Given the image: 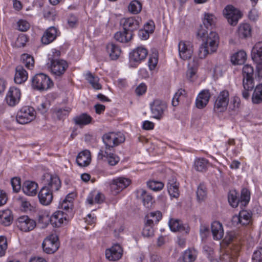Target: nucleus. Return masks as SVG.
I'll list each match as a JSON object with an SVG mask.
<instances>
[{
	"instance_id": "2",
	"label": "nucleus",
	"mask_w": 262,
	"mask_h": 262,
	"mask_svg": "<svg viewBox=\"0 0 262 262\" xmlns=\"http://www.w3.org/2000/svg\"><path fill=\"white\" fill-rule=\"evenodd\" d=\"M219 42V37L215 32L211 31L207 35L206 40L200 46L198 51L200 58H205L207 55L216 51Z\"/></svg>"
},
{
	"instance_id": "10",
	"label": "nucleus",
	"mask_w": 262,
	"mask_h": 262,
	"mask_svg": "<svg viewBox=\"0 0 262 262\" xmlns=\"http://www.w3.org/2000/svg\"><path fill=\"white\" fill-rule=\"evenodd\" d=\"M229 101V94L226 90L222 91L216 97L214 104V111L217 113L226 110Z\"/></svg>"
},
{
	"instance_id": "36",
	"label": "nucleus",
	"mask_w": 262,
	"mask_h": 262,
	"mask_svg": "<svg viewBox=\"0 0 262 262\" xmlns=\"http://www.w3.org/2000/svg\"><path fill=\"white\" fill-rule=\"evenodd\" d=\"M238 35L241 38H245L251 35V28L248 23L241 24L237 30Z\"/></svg>"
},
{
	"instance_id": "58",
	"label": "nucleus",
	"mask_w": 262,
	"mask_h": 262,
	"mask_svg": "<svg viewBox=\"0 0 262 262\" xmlns=\"http://www.w3.org/2000/svg\"><path fill=\"white\" fill-rule=\"evenodd\" d=\"M211 30L209 27H206L205 25H201L197 31V35L201 38L205 37L208 35V31Z\"/></svg>"
},
{
	"instance_id": "53",
	"label": "nucleus",
	"mask_w": 262,
	"mask_h": 262,
	"mask_svg": "<svg viewBox=\"0 0 262 262\" xmlns=\"http://www.w3.org/2000/svg\"><path fill=\"white\" fill-rule=\"evenodd\" d=\"M250 199V192L247 188H243L241 191V203L243 205H246L248 203Z\"/></svg>"
},
{
	"instance_id": "27",
	"label": "nucleus",
	"mask_w": 262,
	"mask_h": 262,
	"mask_svg": "<svg viewBox=\"0 0 262 262\" xmlns=\"http://www.w3.org/2000/svg\"><path fill=\"white\" fill-rule=\"evenodd\" d=\"M28 79V73L21 66H17L15 69L14 81L16 83L21 84Z\"/></svg>"
},
{
	"instance_id": "60",
	"label": "nucleus",
	"mask_w": 262,
	"mask_h": 262,
	"mask_svg": "<svg viewBox=\"0 0 262 262\" xmlns=\"http://www.w3.org/2000/svg\"><path fill=\"white\" fill-rule=\"evenodd\" d=\"M28 41V38L25 34L18 36L16 41V45L18 47H23Z\"/></svg>"
},
{
	"instance_id": "28",
	"label": "nucleus",
	"mask_w": 262,
	"mask_h": 262,
	"mask_svg": "<svg viewBox=\"0 0 262 262\" xmlns=\"http://www.w3.org/2000/svg\"><path fill=\"white\" fill-rule=\"evenodd\" d=\"M167 189L169 195L173 198H178L179 195V184L176 179L171 178L168 180Z\"/></svg>"
},
{
	"instance_id": "1",
	"label": "nucleus",
	"mask_w": 262,
	"mask_h": 262,
	"mask_svg": "<svg viewBox=\"0 0 262 262\" xmlns=\"http://www.w3.org/2000/svg\"><path fill=\"white\" fill-rule=\"evenodd\" d=\"M45 186L38 194L39 202L43 205H48L52 201L53 193L58 191L61 186V182L57 175L46 173L43 176Z\"/></svg>"
},
{
	"instance_id": "22",
	"label": "nucleus",
	"mask_w": 262,
	"mask_h": 262,
	"mask_svg": "<svg viewBox=\"0 0 262 262\" xmlns=\"http://www.w3.org/2000/svg\"><path fill=\"white\" fill-rule=\"evenodd\" d=\"M210 97L208 90H203L198 95L195 100V105L197 108L202 109L208 104Z\"/></svg>"
},
{
	"instance_id": "4",
	"label": "nucleus",
	"mask_w": 262,
	"mask_h": 262,
	"mask_svg": "<svg viewBox=\"0 0 262 262\" xmlns=\"http://www.w3.org/2000/svg\"><path fill=\"white\" fill-rule=\"evenodd\" d=\"M253 74V68L251 65L246 64L244 66L243 68L244 91L242 92V95L245 99H248L249 97V91L254 88Z\"/></svg>"
},
{
	"instance_id": "49",
	"label": "nucleus",
	"mask_w": 262,
	"mask_h": 262,
	"mask_svg": "<svg viewBox=\"0 0 262 262\" xmlns=\"http://www.w3.org/2000/svg\"><path fill=\"white\" fill-rule=\"evenodd\" d=\"M228 202L232 207H236L238 206L240 200L237 198V192L235 191H230L228 194Z\"/></svg>"
},
{
	"instance_id": "38",
	"label": "nucleus",
	"mask_w": 262,
	"mask_h": 262,
	"mask_svg": "<svg viewBox=\"0 0 262 262\" xmlns=\"http://www.w3.org/2000/svg\"><path fill=\"white\" fill-rule=\"evenodd\" d=\"M133 36V33L126 30L123 32H118L114 35L115 39L120 42H127Z\"/></svg>"
},
{
	"instance_id": "41",
	"label": "nucleus",
	"mask_w": 262,
	"mask_h": 262,
	"mask_svg": "<svg viewBox=\"0 0 262 262\" xmlns=\"http://www.w3.org/2000/svg\"><path fill=\"white\" fill-rule=\"evenodd\" d=\"M197 251L194 249H188L183 253L184 262H193L197 256Z\"/></svg>"
},
{
	"instance_id": "23",
	"label": "nucleus",
	"mask_w": 262,
	"mask_h": 262,
	"mask_svg": "<svg viewBox=\"0 0 262 262\" xmlns=\"http://www.w3.org/2000/svg\"><path fill=\"white\" fill-rule=\"evenodd\" d=\"M91 161V152L88 150H84L79 152L76 158V163L80 167L88 166Z\"/></svg>"
},
{
	"instance_id": "48",
	"label": "nucleus",
	"mask_w": 262,
	"mask_h": 262,
	"mask_svg": "<svg viewBox=\"0 0 262 262\" xmlns=\"http://www.w3.org/2000/svg\"><path fill=\"white\" fill-rule=\"evenodd\" d=\"M186 95V92L184 89H180L178 90V91L175 93L174 95L172 100V105L173 106H176L178 105L179 102V99L181 97H185Z\"/></svg>"
},
{
	"instance_id": "56",
	"label": "nucleus",
	"mask_w": 262,
	"mask_h": 262,
	"mask_svg": "<svg viewBox=\"0 0 262 262\" xmlns=\"http://www.w3.org/2000/svg\"><path fill=\"white\" fill-rule=\"evenodd\" d=\"M7 247L6 238L3 236H0V256H3L5 255Z\"/></svg>"
},
{
	"instance_id": "17",
	"label": "nucleus",
	"mask_w": 262,
	"mask_h": 262,
	"mask_svg": "<svg viewBox=\"0 0 262 262\" xmlns=\"http://www.w3.org/2000/svg\"><path fill=\"white\" fill-rule=\"evenodd\" d=\"M98 159L102 160L105 158L108 163L111 166L116 165L119 161L120 159L118 156L115 154V150H100L98 154Z\"/></svg>"
},
{
	"instance_id": "21",
	"label": "nucleus",
	"mask_w": 262,
	"mask_h": 262,
	"mask_svg": "<svg viewBox=\"0 0 262 262\" xmlns=\"http://www.w3.org/2000/svg\"><path fill=\"white\" fill-rule=\"evenodd\" d=\"M58 35V30L54 27L49 28L44 33L41 40L43 44L48 45L53 42Z\"/></svg>"
},
{
	"instance_id": "47",
	"label": "nucleus",
	"mask_w": 262,
	"mask_h": 262,
	"mask_svg": "<svg viewBox=\"0 0 262 262\" xmlns=\"http://www.w3.org/2000/svg\"><path fill=\"white\" fill-rule=\"evenodd\" d=\"M154 225L149 224L145 221L144 228L143 229L142 234L145 237H151L154 235V230L153 226Z\"/></svg>"
},
{
	"instance_id": "14",
	"label": "nucleus",
	"mask_w": 262,
	"mask_h": 262,
	"mask_svg": "<svg viewBox=\"0 0 262 262\" xmlns=\"http://www.w3.org/2000/svg\"><path fill=\"white\" fill-rule=\"evenodd\" d=\"M69 220L67 213L59 210L56 211L51 216V224L54 227H59L62 225H66Z\"/></svg>"
},
{
	"instance_id": "35",
	"label": "nucleus",
	"mask_w": 262,
	"mask_h": 262,
	"mask_svg": "<svg viewBox=\"0 0 262 262\" xmlns=\"http://www.w3.org/2000/svg\"><path fill=\"white\" fill-rule=\"evenodd\" d=\"M216 17L212 13H205L202 20L203 24L206 27H209L210 29H213L216 23Z\"/></svg>"
},
{
	"instance_id": "8",
	"label": "nucleus",
	"mask_w": 262,
	"mask_h": 262,
	"mask_svg": "<svg viewBox=\"0 0 262 262\" xmlns=\"http://www.w3.org/2000/svg\"><path fill=\"white\" fill-rule=\"evenodd\" d=\"M32 86L38 90H47L53 84L50 78L43 73L35 75L32 80Z\"/></svg>"
},
{
	"instance_id": "55",
	"label": "nucleus",
	"mask_w": 262,
	"mask_h": 262,
	"mask_svg": "<svg viewBox=\"0 0 262 262\" xmlns=\"http://www.w3.org/2000/svg\"><path fill=\"white\" fill-rule=\"evenodd\" d=\"M253 262H262V248L259 247L255 250L252 255Z\"/></svg>"
},
{
	"instance_id": "43",
	"label": "nucleus",
	"mask_w": 262,
	"mask_h": 262,
	"mask_svg": "<svg viewBox=\"0 0 262 262\" xmlns=\"http://www.w3.org/2000/svg\"><path fill=\"white\" fill-rule=\"evenodd\" d=\"M238 214L241 219V224L246 225L251 222L252 213L250 212L243 210L239 212Z\"/></svg>"
},
{
	"instance_id": "33",
	"label": "nucleus",
	"mask_w": 262,
	"mask_h": 262,
	"mask_svg": "<svg viewBox=\"0 0 262 262\" xmlns=\"http://www.w3.org/2000/svg\"><path fill=\"white\" fill-rule=\"evenodd\" d=\"M104 198V195L101 193L92 192L88 195L86 202L91 205L95 203L100 204L103 202Z\"/></svg>"
},
{
	"instance_id": "7",
	"label": "nucleus",
	"mask_w": 262,
	"mask_h": 262,
	"mask_svg": "<svg viewBox=\"0 0 262 262\" xmlns=\"http://www.w3.org/2000/svg\"><path fill=\"white\" fill-rule=\"evenodd\" d=\"M35 111L29 106L22 107L17 112L16 117L17 122L21 124L28 123L35 119Z\"/></svg>"
},
{
	"instance_id": "42",
	"label": "nucleus",
	"mask_w": 262,
	"mask_h": 262,
	"mask_svg": "<svg viewBox=\"0 0 262 262\" xmlns=\"http://www.w3.org/2000/svg\"><path fill=\"white\" fill-rule=\"evenodd\" d=\"M252 101L255 104L262 102V84L257 85L255 88L252 96Z\"/></svg>"
},
{
	"instance_id": "29",
	"label": "nucleus",
	"mask_w": 262,
	"mask_h": 262,
	"mask_svg": "<svg viewBox=\"0 0 262 262\" xmlns=\"http://www.w3.org/2000/svg\"><path fill=\"white\" fill-rule=\"evenodd\" d=\"M169 226L172 231H185L186 233H188V229L186 225H183L178 220L170 219L169 221Z\"/></svg>"
},
{
	"instance_id": "11",
	"label": "nucleus",
	"mask_w": 262,
	"mask_h": 262,
	"mask_svg": "<svg viewBox=\"0 0 262 262\" xmlns=\"http://www.w3.org/2000/svg\"><path fill=\"white\" fill-rule=\"evenodd\" d=\"M58 238L56 234H52L46 237L42 244L43 250L47 254L56 252L59 248Z\"/></svg>"
},
{
	"instance_id": "57",
	"label": "nucleus",
	"mask_w": 262,
	"mask_h": 262,
	"mask_svg": "<svg viewBox=\"0 0 262 262\" xmlns=\"http://www.w3.org/2000/svg\"><path fill=\"white\" fill-rule=\"evenodd\" d=\"M111 191L114 194H117L121 192L124 189L119 185L116 179H114L110 185Z\"/></svg>"
},
{
	"instance_id": "52",
	"label": "nucleus",
	"mask_w": 262,
	"mask_h": 262,
	"mask_svg": "<svg viewBox=\"0 0 262 262\" xmlns=\"http://www.w3.org/2000/svg\"><path fill=\"white\" fill-rule=\"evenodd\" d=\"M150 26V28L146 29L145 30H140L139 31L138 35L140 38L143 40H146L149 38V34L151 33L154 29V26L152 24H148L146 28Z\"/></svg>"
},
{
	"instance_id": "3",
	"label": "nucleus",
	"mask_w": 262,
	"mask_h": 262,
	"mask_svg": "<svg viewBox=\"0 0 262 262\" xmlns=\"http://www.w3.org/2000/svg\"><path fill=\"white\" fill-rule=\"evenodd\" d=\"M54 58L49 57V62L47 64L51 73L55 77H61L67 71L68 68L67 62L63 59L55 58L60 55V52L55 49L53 50Z\"/></svg>"
},
{
	"instance_id": "31",
	"label": "nucleus",
	"mask_w": 262,
	"mask_h": 262,
	"mask_svg": "<svg viewBox=\"0 0 262 262\" xmlns=\"http://www.w3.org/2000/svg\"><path fill=\"white\" fill-rule=\"evenodd\" d=\"M247 59V54L244 51H239L231 56V61L234 65L243 64Z\"/></svg>"
},
{
	"instance_id": "12",
	"label": "nucleus",
	"mask_w": 262,
	"mask_h": 262,
	"mask_svg": "<svg viewBox=\"0 0 262 262\" xmlns=\"http://www.w3.org/2000/svg\"><path fill=\"white\" fill-rule=\"evenodd\" d=\"M178 51L179 56L182 59L189 60L193 54V45L190 42L181 40L178 45Z\"/></svg>"
},
{
	"instance_id": "62",
	"label": "nucleus",
	"mask_w": 262,
	"mask_h": 262,
	"mask_svg": "<svg viewBox=\"0 0 262 262\" xmlns=\"http://www.w3.org/2000/svg\"><path fill=\"white\" fill-rule=\"evenodd\" d=\"M11 185L13 189L15 192H18L21 188L20 179L18 178H13L11 179Z\"/></svg>"
},
{
	"instance_id": "5",
	"label": "nucleus",
	"mask_w": 262,
	"mask_h": 262,
	"mask_svg": "<svg viewBox=\"0 0 262 262\" xmlns=\"http://www.w3.org/2000/svg\"><path fill=\"white\" fill-rule=\"evenodd\" d=\"M102 141L104 147H101L100 150H114L116 146L125 141V137L120 132H109L103 135Z\"/></svg>"
},
{
	"instance_id": "24",
	"label": "nucleus",
	"mask_w": 262,
	"mask_h": 262,
	"mask_svg": "<svg viewBox=\"0 0 262 262\" xmlns=\"http://www.w3.org/2000/svg\"><path fill=\"white\" fill-rule=\"evenodd\" d=\"M211 232L213 239L220 240L223 237L224 230L222 224L218 221H214L211 224Z\"/></svg>"
},
{
	"instance_id": "54",
	"label": "nucleus",
	"mask_w": 262,
	"mask_h": 262,
	"mask_svg": "<svg viewBox=\"0 0 262 262\" xmlns=\"http://www.w3.org/2000/svg\"><path fill=\"white\" fill-rule=\"evenodd\" d=\"M158 62V55L157 53H154L150 56L148 64L150 70L152 71L155 69Z\"/></svg>"
},
{
	"instance_id": "32",
	"label": "nucleus",
	"mask_w": 262,
	"mask_h": 262,
	"mask_svg": "<svg viewBox=\"0 0 262 262\" xmlns=\"http://www.w3.org/2000/svg\"><path fill=\"white\" fill-rule=\"evenodd\" d=\"M123 25L124 30L132 33L134 30H137L139 27L138 21L132 17L125 19Z\"/></svg>"
},
{
	"instance_id": "25",
	"label": "nucleus",
	"mask_w": 262,
	"mask_h": 262,
	"mask_svg": "<svg viewBox=\"0 0 262 262\" xmlns=\"http://www.w3.org/2000/svg\"><path fill=\"white\" fill-rule=\"evenodd\" d=\"M38 184L35 182L27 181L23 185V191L29 196H34L37 193Z\"/></svg>"
},
{
	"instance_id": "18",
	"label": "nucleus",
	"mask_w": 262,
	"mask_h": 262,
	"mask_svg": "<svg viewBox=\"0 0 262 262\" xmlns=\"http://www.w3.org/2000/svg\"><path fill=\"white\" fill-rule=\"evenodd\" d=\"M123 249L119 244H115L105 251L106 258L111 261H116L122 257Z\"/></svg>"
},
{
	"instance_id": "61",
	"label": "nucleus",
	"mask_w": 262,
	"mask_h": 262,
	"mask_svg": "<svg viewBox=\"0 0 262 262\" xmlns=\"http://www.w3.org/2000/svg\"><path fill=\"white\" fill-rule=\"evenodd\" d=\"M115 179L119 185H120L123 189H125L129 186L131 182L129 179L124 177H119Z\"/></svg>"
},
{
	"instance_id": "46",
	"label": "nucleus",
	"mask_w": 262,
	"mask_h": 262,
	"mask_svg": "<svg viewBox=\"0 0 262 262\" xmlns=\"http://www.w3.org/2000/svg\"><path fill=\"white\" fill-rule=\"evenodd\" d=\"M196 197L199 202L201 203L205 201L207 198V190L205 186L200 184L196 191Z\"/></svg>"
},
{
	"instance_id": "13",
	"label": "nucleus",
	"mask_w": 262,
	"mask_h": 262,
	"mask_svg": "<svg viewBox=\"0 0 262 262\" xmlns=\"http://www.w3.org/2000/svg\"><path fill=\"white\" fill-rule=\"evenodd\" d=\"M16 224L20 230L25 232L32 230L36 226V222L27 215L19 217Z\"/></svg>"
},
{
	"instance_id": "37",
	"label": "nucleus",
	"mask_w": 262,
	"mask_h": 262,
	"mask_svg": "<svg viewBox=\"0 0 262 262\" xmlns=\"http://www.w3.org/2000/svg\"><path fill=\"white\" fill-rule=\"evenodd\" d=\"M162 217V215L160 211L151 212L146 215V222L154 225L161 220Z\"/></svg>"
},
{
	"instance_id": "45",
	"label": "nucleus",
	"mask_w": 262,
	"mask_h": 262,
	"mask_svg": "<svg viewBox=\"0 0 262 262\" xmlns=\"http://www.w3.org/2000/svg\"><path fill=\"white\" fill-rule=\"evenodd\" d=\"M38 222L46 226L51 223V216L47 211H39L37 215Z\"/></svg>"
},
{
	"instance_id": "63",
	"label": "nucleus",
	"mask_w": 262,
	"mask_h": 262,
	"mask_svg": "<svg viewBox=\"0 0 262 262\" xmlns=\"http://www.w3.org/2000/svg\"><path fill=\"white\" fill-rule=\"evenodd\" d=\"M203 252L207 256L209 259L211 260L213 258L214 250L212 247L208 245H205L203 247Z\"/></svg>"
},
{
	"instance_id": "59",
	"label": "nucleus",
	"mask_w": 262,
	"mask_h": 262,
	"mask_svg": "<svg viewBox=\"0 0 262 262\" xmlns=\"http://www.w3.org/2000/svg\"><path fill=\"white\" fill-rule=\"evenodd\" d=\"M29 28L30 25L26 20L21 19L17 22V29L20 31H26Z\"/></svg>"
},
{
	"instance_id": "20",
	"label": "nucleus",
	"mask_w": 262,
	"mask_h": 262,
	"mask_svg": "<svg viewBox=\"0 0 262 262\" xmlns=\"http://www.w3.org/2000/svg\"><path fill=\"white\" fill-rule=\"evenodd\" d=\"M136 197L142 200L143 205L146 208H150L154 202L152 196L145 190L139 188L136 191Z\"/></svg>"
},
{
	"instance_id": "51",
	"label": "nucleus",
	"mask_w": 262,
	"mask_h": 262,
	"mask_svg": "<svg viewBox=\"0 0 262 262\" xmlns=\"http://www.w3.org/2000/svg\"><path fill=\"white\" fill-rule=\"evenodd\" d=\"M147 185L149 188L155 191H160L164 187V184L162 182L154 180L148 181Z\"/></svg>"
},
{
	"instance_id": "40",
	"label": "nucleus",
	"mask_w": 262,
	"mask_h": 262,
	"mask_svg": "<svg viewBox=\"0 0 262 262\" xmlns=\"http://www.w3.org/2000/svg\"><path fill=\"white\" fill-rule=\"evenodd\" d=\"M92 117L87 114H82L74 118L75 123L78 125H85L91 123Z\"/></svg>"
},
{
	"instance_id": "16",
	"label": "nucleus",
	"mask_w": 262,
	"mask_h": 262,
	"mask_svg": "<svg viewBox=\"0 0 262 262\" xmlns=\"http://www.w3.org/2000/svg\"><path fill=\"white\" fill-rule=\"evenodd\" d=\"M21 96V93L19 89L11 87L6 95V100L7 103L11 106H14L18 103Z\"/></svg>"
},
{
	"instance_id": "15",
	"label": "nucleus",
	"mask_w": 262,
	"mask_h": 262,
	"mask_svg": "<svg viewBox=\"0 0 262 262\" xmlns=\"http://www.w3.org/2000/svg\"><path fill=\"white\" fill-rule=\"evenodd\" d=\"M253 61L256 63V70L258 72L262 71V42L256 43L252 51Z\"/></svg>"
},
{
	"instance_id": "30",
	"label": "nucleus",
	"mask_w": 262,
	"mask_h": 262,
	"mask_svg": "<svg viewBox=\"0 0 262 262\" xmlns=\"http://www.w3.org/2000/svg\"><path fill=\"white\" fill-rule=\"evenodd\" d=\"M209 165L208 160L204 158H196L194 162V168L198 171H205Z\"/></svg>"
},
{
	"instance_id": "50",
	"label": "nucleus",
	"mask_w": 262,
	"mask_h": 262,
	"mask_svg": "<svg viewBox=\"0 0 262 262\" xmlns=\"http://www.w3.org/2000/svg\"><path fill=\"white\" fill-rule=\"evenodd\" d=\"M142 9L141 4L137 1H132L128 6V10L132 13L138 14Z\"/></svg>"
},
{
	"instance_id": "19",
	"label": "nucleus",
	"mask_w": 262,
	"mask_h": 262,
	"mask_svg": "<svg viewBox=\"0 0 262 262\" xmlns=\"http://www.w3.org/2000/svg\"><path fill=\"white\" fill-rule=\"evenodd\" d=\"M147 54L148 51L145 47L143 46L138 47L130 53V60L140 63L146 58Z\"/></svg>"
},
{
	"instance_id": "6",
	"label": "nucleus",
	"mask_w": 262,
	"mask_h": 262,
	"mask_svg": "<svg viewBox=\"0 0 262 262\" xmlns=\"http://www.w3.org/2000/svg\"><path fill=\"white\" fill-rule=\"evenodd\" d=\"M223 14L228 23L233 26L237 25L243 16L242 12L231 5L225 7L223 10Z\"/></svg>"
},
{
	"instance_id": "44",
	"label": "nucleus",
	"mask_w": 262,
	"mask_h": 262,
	"mask_svg": "<svg viewBox=\"0 0 262 262\" xmlns=\"http://www.w3.org/2000/svg\"><path fill=\"white\" fill-rule=\"evenodd\" d=\"M22 63L28 69H31L34 66V60L33 57L28 54H24L21 56Z\"/></svg>"
},
{
	"instance_id": "39",
	"label": "nucleus",
	"mask_w": 262,
	"mask_h": 262,
	"mask_svg": "<svg viewBox=\"0 0 262 262\" xmlns=\"http://www.w3.org/2000/svg\"><path fill=\"white\" fill-rule=\"evenodd\" d=\"M85 79L90 83L92 87L96 90L101 89V85L99 83V78L93 75L91 72H87L85 75Z\"/></svg>"
},
{
	"instance_id": "34",
	"label": "nucleus",
	"mask_w": 262,
	"mask_h": 262,
	"mask_svg": "<svg viewBox=\"0 0 262 262\" xmlns=\"http://www.w3.org/2000/svg\"><path fill=\"white\" fill-rule=\"evenodd\" d=\"M11 211L9 210L0 211V223L5 226H9L12 222Z\"/></svg>"
},
{
	"instance_id": "9",
	"label": "nucleus",
	"mask_w": 262,
	"mask_h": 262,
	"mask_svg": "<svg viewBox=\"0 0 262 262\" xmlns=\"http://www.w3.org/2000/svg\"><path fill=\"white\" fill-rule=\"evenodd\" d=\"M150 108L153 117L160 120L163 117L164 113L167 110V105L165 101L156 99L150 104Z\"/></svg>"
},
{
	"instance_id": "26",
	"label": "nucleus",
	"mask_w": 262,
	"mask_h": 262,
	"mask_svg": "<svg viewBox=\"0 0 262 262\" xmlns=\"http://www.w3.org/2000/svg\"><path fill=\"white\" fill-rule=\"evenodd\" d=\"M106 49L110 57L112 60H116L121 54V50L118 45L111 42L106 45Z\"/></svg>"
},
{
	"instance_id": "64",
	"label": "nucleus",
	"mask_w": 262,
	"mask_h": 262,
	"mask_svg": "<svg viewBox=\"0 0 262 262\" xmlns=\"http://www.w3.org/2000/svg\"><path fill=\"white\" fill-rule=\"evenodd\" d=\"M18 201L20 206L24 210L26 211L30 209L31 206L30 203L27 201L26 199L19 198Z\"/></svg>"
}]
</instances>
